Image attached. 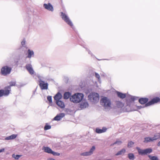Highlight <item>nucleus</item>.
<instances>
[{"instance_id": "f257e3e1", "label": "nucleus", "mask_w": 160, "mask_h": 160, "mask_svg": "<svg viewBox=\"0 0 160 160\" xmlns=\"http://www.w3.org/2000/svg\"><path fill=\"white\" fill-rule=\"evenodd\" d=\"M84 95L81 93H75L70 97V101L74 103H78L83 99Z\"/></svg>"}, {"instance_id": "f03ea898", "label": "nucleus", "mask_w": 160, "mask_h": 160, "mask_svg": "<svg viewBox=\"0 0 160 160\" xmlns=\"http://www.w3.org/2000/svg\"><path fill=\"white\" fill-rule=\"evenodd\" d=\"M88 100L93 103H97L99 100V94L95 92H92L88 96Z\"/></svg>"}, {"instance_id": "7ed1b4c3", "label": "nucleus", "mask_w": 160, "mask_h": 160, "mask_svg": "<svg viewBox=\"0 0 160 160\" xmlns=\"http://www.w3.org/2000/svg\"><path fill=\"white\" fill-rule=\"evenodd\" d=\"M101 103L105 108H108L111 107V101L109 99L106 97H104L101 99Z\"/></svg>"}, {"instance_id": "20e7f679", "label": "nucleus", "mask_w": 160, "mask_h": 160, "mask_svg": "<svg viewBox=\"0 0 160 160\" xmlns=\"http://www.w3.org/2000/svg\"><path fill=\"white\" fill-rule=\"evenodd\" d=\"M134 97H131L130 99L127 101V105L124 108L123 110L125 112H130L132 111L131 105L132 102L135 100Z\"/></svg>"}, {"instance_id": "39448f33", "label": "nucleus", "mask_w": 160, "mask_h": 160, "mask_svg": "<svg viewBox=\"0 0 160 160\" xmlns=\"http://www.w3.org/2000/svg\"><path fill=\"white\" fill-rule=\"evenodd\" d=\"M12 68L7 66L3 67L1 69V73L4 76H6L10 73Z\"/></svg>"}, {"instance_id": "423d86ee", "label": "nucleus", "mask_w": 160, "mask_h": 160, "mask_svg": "<svg viewBox=\"0 0 160 160\" xmlns=\"http://www.w3.org/2000/svg\"><path fill=\"white\" fill-rule=\"evenodd\" d=\"M137 149L139 154L142 155L147 154L148 153H151L152 152V149L150 148L142 150L139 148H137Z\"/></svg>"}, {"instance_id": "0eeeda50", "label": "nucleus", "mask_w": 160, "mask_h": 160, "mask_svg": "<svg viewBox=\"0 0 160 160\" xmlns=\"http://www.w3.org/2000/svg\"><path fill=\"white\" fill-rule=\"evenodd\" d=\"M158 102H160V98L156 97L155 98L149 101L148 103L145 104L146 107H148L153 105L155 103H157Z\"/></svg>"}, {"instance_id": "6e6552de", "label": "nucleus", "mask_w": 160, "mask_h": 160, "mask_svg": "<svg viewBox=\"0 0 160 160\" xmlns=\"http://www.w3.org/2000/svg\"><path fill=\"white\" fill-rule=\"evenodd\" d=\"M62 18V19L69 25L72 27L73 26L72 23L71 21L69 20L67 16L64 13H61Z\"/></svg>"}, {"instance_id": "1a4fd4ad", "label": "nucleus", "mask_w": 160, "mask_h": 160, "mask_svg": "<svg viewBox=\"0 0 160 160\" xmlns=\"http://www.w3.org/2000/svg\"><path fill=\"white\" fill-rule=\"evenodd\" d=\"M39 85L42 90H47L48 89V84L42 80H40L39 81Z\"/></svg>"}, {"instance_id": "9d476101", "label": "nucleus", "mask_w": 160, "mask_h": 160, "mask_svg": "<svg viewBox=\"0 0 160 160\" xmlns=\"http://www.w3.org/2000/svg\"><path fill=\"white\" fill-rule=\"evenodd\" d=\"M10 93V90L7 89L5 87L4 89L0 90V97L3 96H8Z\"/></svg>"}, {"instance_id": "9b49d317", "label": "nucleus", "mask_w": 160, "mask_h": 160, "mask_svg": "<svg viewBox=\"0 0 160 160\" xmlns=\"http://www.w3.org/2000/svg\"><path fill=\"white\" fill-rule=\"evenodd\" d=\"M95 147L93 146L89 152L82 153H81V155L82 156H86L90 155L92 154L93 152L95 150Z\"/></svg>"}, {"instance_id": "f8f14e48", "label": "nucleus", "mask_w": 160, "mask_h": 160, "mask_svg": "<svg viewBox=\"0 0 160 160\" xmlns=\"http://www.w3.org/2000/svg\"><path fill=\"white\" fill-rule=\"evenodd\" d=\"M26 68L29 72V73L32 75L34 73V71L31 65L28 64L26 65Z\"/></svg>"}, {"instance_id": "ddd939ff", "label": "nucleus", "mask_w": 160, "mask_h": 160, "mask_svg": "<svg viewBox=\"0 0 160 160\" xmlns=\"http://www.w3.org/2000/svg\"><path fill=\"white\" fill-rule=\"evenodd\" d=\"M79 107L81 109H83L88 107V104L86 100H83L82 102L79 104Z\"/></svg>"}, {"instance_id": "4468645a", "label": "nucleus", "mask_w": 160, "mask_h": 160, "mask_svg": "<svg viewBox=\"0 0 160 160\" xmlns=\"http://www.w3.org/2000/svg\"><path fill=\"white\" fill-rule=\"evenodd\" d=\"M65 116L64 113H60L55 117L53 118V120L55 121H59L62 118H63Z\"/></svg>"}, {"instance_id": "2eb2a0df", "label": "nucleus", "mask_w": 160, "mask_h": 160, "mask_svg": "<svg viewBox=\"0 0 160 160\" xmlns=\"http://www.w3.org/2000/svg\"><path fill=\"white\" fill-rule=\"evenodd\" d=\"M148 99L146 98H141L139 99V102L142 104H145L148 103Z\"/></svg>"}, {"instance_id": "dca6fc26", "label": "nucleus", "mask_w": 160, "mask_h": 160, "mask_svg": "<svg viewBox=\"0 0 160 160\" xmlns=\"http://www.w3.org/2000/svg\"><path fill=\"white\" fill-rule=\"evenodd\" d=\"M56 104L61 108H63L65 107L64 103L61 100L56 101Z\"/></svg>"}, {"instance_id": "f3484780", "label": "nucleus", "mask_w": 160, "mask_h": 160, "mask_svg": "<svg viewBox=\"0 0 160 160\" xmlns=\"http://www.w3.org/2000/svg\"><path fill=\"white\" fill-rule=\"evenodd\" d=\"M43 6L46 9L50 11H53V8L50 3H49L48 4H44Z\"/></svg>"}, {"instance_id": "a211bd4d", "label": "nucleus", "mask_w": 160, "mask_h": 160, "mask_svg": "<svg viewBox=\"0 0 160 160\" xmlns=\"http://www.w3.org/2000/svg\"><path fill=\"white\" fill-rule=\"evenodd\" d=\"M106 130V128L105 127H103L102 129H100L98 128H97L96 129V132L97 133H100L105 132Z\"/></svg>"}, {"instance_id": "6ab92c4d", "label": "nucleus", "mask_w": 160, "mask_h": 160, "mask_svg": "<svg viewBox=\"0 0 160 160\" xmlns=\"http://www.w3.org/2000/svg\"><path fill=\"white\" fill-rule=\"evenodd\" d=\"M62 98V95L59 92H58L54 97V99L56 101L60 100Z\"/></svg>"}, {"instance_id": "aec40b11", "label": "nucleus", "mask_w": 160, "mask_h": 160, "mask_svg": "<svg viewBox=\"0 0 160 160\" xmlns=\"http://www.w3.org/2000/svg\"><path fill=\"white\" fill-rule=\"evenodd\" d=\"M42 149L44 151L48 153L52 154V150L48 147H44Z\"/></svg>"}, {"instance_id": "412c9836", "label": "nucleus", "mask_w": 160, "mask_h": 160, "mask_svg": "<svg viewBox=\"0 0 160 160\" xmlns=\"http://www.w3.org/2000/svg\"><path fill=\"white\" fill-rule=\"evenodd\" d=\"M117 94L118 96L122 99H123L126 97V95L125 94L119 92H117Z\"/></svg>"}, {"instance_id": "4be33fe9", "label": "nucleus", "mask_w": 160, "mask_h": 160, "mask_svg": "<svg viewBox=\"0 0 160 160\" xmlns=\"http://www.w3.org/2000/svg\"><path fill=\"white\" fill-rule=\"evenodd\" d=\"M116 105L118 108H122L124 106V104L120 101H117L116 102Z\"/></svg>"}, {"instance_id": "5701e85b", "label": "nucleus", "mask_w": 160, "mask_h": 160, "mask_svg": "<svg viewBox=\"0 0 160 160\" xmlns=\"http://www.w3.org/2000/svg\"><path fill=\"white\" fill-rule=\"evenodd\" d=\"M10 85L9 86H8L7 87H5L7 89H9L10 90V91L11 90V87L13 86H15L16 85V82H10L9 83Z\"/></svg>"}, {"instance_id": "b1692460", "label": "nucleus", "mask_w": 160, "mask_h": 160, "mask_svg": "<svg viewBox=\"0 0 160 160\" xmlns=\"http://www.w3.org/2000/svg\"><path fill=\"white\" fill-rule=\"evenodd\" d=\"M17 135L15 134H12L10 136H8L5 139L9 140L10 139H15L17 137Z\"/></svg>"}, {"instance_id": "393cba45", "label": "nucleus", "mask_w": 160, "mask_h": 160, "mask_svg": "<svg viewBox=\"0 0 160 160\" xmlns=\"http://www.w3.org/2000/svg\"><path fill=\"white\" fill-rule=\"evenodd\" d=\"M71 96V93L69 92H65L63 96V98L64 99H68Z\"/></svg>"}, {"instance_id": "a878e982", "label": "nucleus", "mask_w": 160, "mask_h": 160, "mask_svg": "<svg viewBox=\"0 0 160 160\" xmlns=\"http://www.w3.org/2000/svg\"><path fill=\"white\" fill-rule=\"evenodd\" d=\"M145 140L143 141L144 142H148L153 141V139L152 138L147 137L144 138Z\"/></svg>"}, {"instance_id": "bb28decb", "label": "nucleus", "mask_w": 160, "mask_h": 160, "mask_svg": "<svg viewBox=\"0 0 160 160\" xmlns=\"http://www.w3.org/2000/svg\"><path fill=\"white\" fill-rule=\"evenodd\" d=\"M28 54L27 57L28 58H31L32 56L34 54V52L33 51L31 50L30 49H28Z\"/></svg>"}, {"instance_id": "cd10ccee", "label": "nucleus", "mask_w": 160, "mask_h": 160, "mask_svg": "<svg viewBox=\"0 0 160 160\" xmlns=\"http://www.w3.org/2000/svg\"><path fill=\"white\" fill-rule=\"evenodd\" d=\"M160 138V134L159 133H157L154 135V137L152 138L153 140H156Z\"/></svg>"}, {"instance_id": "c85d7f7f", "label": "nucleus", "mask_w": 160, "mask_h": 160, "mask_svg": "<svg viewBox=\"0 0 160 160\" xmlns=\"http://www.w3.org/2000/svg\"><path fill=\"white\" fill-rule=\"evenodd\" d=\"M126 150L125 149H122L119 151L116 154V156H118L120 155H121L122 153H124L125 152Z\"/></svg>"}, {"instance_id": "c756f323", "label": "nucleus", "mask_w": 160, "mask_h": 160, "mask_svg": "<svg viewBox=\"0 0 160 160\" xmlns=\"http://www.w3.org/2000/svg\"><path fill=\"white\" fill-rule=\"evenodd\" d=\"M148 157L151 160H158V158L156 156H152L151 155H148Z\"/></svg>"}, {"instance_id": "7c9ffc66", "label": "nucleus", "mask_w": 160, "mask_h": 160, "mask_svg": "<svg viewBox=\"0 0 160 160\" xmlns=\"http://www.w3.org/2000/svg\"><path fill=\"white\" fill-rule=\"evenodd\" d=\"M128 157L130 159H134V154L132 153L128 154Z\"/></svg>"}, {"instance_id": "2f4dec72", "label": "nucleus", "mask_w": 160, "mask_h": 160, "mask_svg": "<svg viewBox=\"0 0 160 160\" xmlns=\"http://www.w3.org/2000/svg\"><path fill=\"white\" fill-rule=\"evenodd\" d=\"M51 126L48 125V123H46L44 127V130H47L51 129Z\"/></svg>"}, {"instance_id": "473e14b6", "label": "nucleus", "mask_w": 160, "mask_h": 160, "mask_svg": "<svg viewBox=\"0 0 160 160\" xmlns=\"http://www.w3.org/2000/svg\"><path fill=\"white\" fill-rule=\"evenodd\" d=\"M22 155H15L14 154H13L12 157L14 158L15 159H18Z\"/></svg>"}, {"instance_id": "72a5a7b5", "label": "nucleus", "mask_w": 160, "mask_h": 160, "mask_svg": "<svg viewBox=\"0 0 160 160\" xmlns=\"http://www.w3.org/2000/svg\"><path fill=\"white\" fill-rule=\"evenodd\" d=\"M134 143L130 141L128 142V148H131L132 147V145L134 144Z\"/></svg>"}, {"instance_id": "f704fd0d", "label": "nucleus", "mask_w": 160, "mask_h": 160, "mask_svg": "<svg viewBox=\"0 0 160 160\" xmlns=\"http://www.w3.org/2000/svg\"><path fill=\"white\" fill-rule=\"evenodd\" d=\"M47 99L49 102L50 103L52 102V97L51 96H48L47 97Z\"/></svg>"}, {"instance_id": "c9c22d12", "label": "nucleus", "mask_w": 160, "mask_h": 160, "mask_svg": "<svg viewBox=\"0 0 160 160\" xmlns=\"http://www.w3.org/2000/svg\"><path fill=\"white\" fill-rule=\"evenodd\" d=\"M52 154L54 156H59L60 155V154L58 152H55L53 151L52 152Z\"/></svg>"}, {"instance_id": "e433bc0d", "label": "nucleus", "mask_w": 160, "mask_h": 160, "mask_svg": "<svg viewBox=\"0 0 160 160\" xmlns=\"http://www.w3.org/2000/svg\"><path fill=\"white\" fill-rule=\"evenodd\" d=\"M95 75L96 77L98 78V80L99 81L100 80V76L99 74H98V73L95 72Z\"/></svg>"}, {"instance_id": "4c0bfd02", "label": "nucleus", "mask_w": 160, "mask_h": 160, "mask_svg": "<svg viewBox=\"0 0 160 160\" xmlns=\"http://www.w3.org/2000/svg\"><path fill=\"white\" fill-rule=\"evenodd\" d=\"M122 143V142L121 141H116L115 142L113 145L118 143V144H121Z\"/></svg>"}, {"instance_id": "58836bf2", "label": "nucleus", "mask_w": 160, "mask_h": 160, "mask_svg": "<svg viewBox=\"0 0 160 160\" xmlns=\"http://www.w3.org/2000/svg\"><path fill=\"white\" fill-rule=\"evenodd\" d=\"M21 44L22 46H23L25 44V41L24 40H23V41L21 42Z\"/></svg>"}, {"instance_id": "ea45409f", "label": "nucleus", "mask_w": 160, "mask_h": 160, "mask_svg": "<svg viewBox=\"0 0 160 160\" xmlns=\"http://www.w3.org/2000/svg\"><path fill=\"white\" fill-rule=\"evenodd\" d=\"M4 151V148H2L0 150V152H3Z\"/></svg>"}, {"instance_id": "a19ab883", "label": "nucleus", "mask_w": 160, "mask_h": 160, "mask_svg": "<svg viewBox=\"0 0 160 160\" xmlns=\"http://www.w3.org/2000/svg\"><path fill=\"white\" fill-rule=\"evenodd\" d=\"M158 146L160 147V141L158 142Z\"/></svg>"}, {"instance_id": "79ce46f5", "label": "nucleus", "mask_w": 160, "mask_h": 160, "mask_svg": "<svg viewBox=\"0 0 160 160\" xmlns=\"http://www.w3.org/2000/svg\"><path fill=\"white\" fill-rule=\"evenodd\" d=\"M48 160H55L53 158H49L48 159Z\"/></svg>"}]
</instances>
